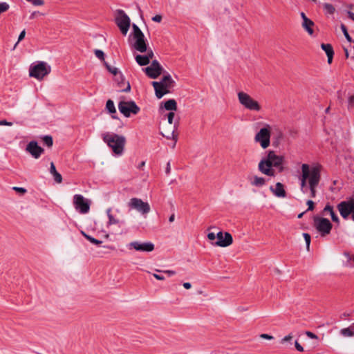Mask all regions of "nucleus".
<instances>
[{"instance_id":"33","label":"nucleus","mask_w":354,"mask_h":354,"mask_svg":"<svg viewBox=\"0 0 354 354\" xmlns=\"http://www.w3.org/2000/svg\"><path fill=\"white\" fill-rule=\"evenodd\" d=\"M104 65L106 67V68L108 70L109 73L113 74L114 76H117L118 74H119L120 71L118 68L111 66L110 64H109L106 62H104Z\"/></svg>"},{"instance_id":"51","label":"nucleus","mask_w":354,"mask_h":354,"mask_svg":"<svg viewBox=\"0 0 354 354\" xmlns=\"http://www.w3.org/2000/svg\"><path fill=\"white\" fill-rule=\"evenodd\" d=\"M152 20L155 22L160 23L162 20V16L157 15L152 17Z\"/></svg>"},{"instance_id":"2","label":"nucleus","mask_w":354,"mask_h":354,"mask_svg":"<svg viewBox=\"0 0 354 354\" xmlns=\"http://www.w3.org/2000/svg\"><path fill=\"white\" fill-rule=\"evenodd\" d=\"M102 138L115 154L121 156L123 153L126 144V138L124 136L106 132L102 134Z\"/></svg>"},{"instance_id":"64","label":"nucleus","mask_w":354,"mask_h":354,"mask_svg":"<svg viewBox=\"0 0 354 354\" xmlns=\"http://www.w3.org/2000/svg\"><path fill=\"white\" fill-rule=\"evenodd\" d=\"M145 161H142V162L139 164V165L138 166V167L139 169H142V167H144V166H145Z\"/></svg>"},{"instance_id":"38","label":"nucleus","mask_w":354,"mask_h":354,"mask_svg":"<svg viewBox=\"0 0 354 354\" xmlns=\"http://www.w3.org/2000/svg\"><path fill=\"white\" fill-rule=\"evenodd\" d=\"M94 53H95V56L98 59H100L101 61H103V62H106L104 60L105 55H104V52L102 50L96 49V50H95Z\"/></svg>"},{"instance_id":"60","label":"nucleus","mask_w":354,"mask_h":354,"mask_svg":"<svg viewBox=\"0 0 354 354\" xmlns=\"http://www.w3.org/2000/svg\"><path fill=\"white\" fill-rule=\"evenodd\" d=\"M170 170H171L170 162H168L167 164V167H166V170H165L166 174H169Z\"/></svg>"},{"instance_id":"37","label":"nucleus","mask_w":354,"mask_h":354,"mask_svg":"<svg viewBox=\"0 0 354 354\" xmlns=\"http://www.w3.org/2000/svg\"><path fill=\"white\" fill-rule=\"evenodd\" d=\"M340 28L346 40L350 43L354 42L353 39L349 35L346 26L344 24H341Z\"/></svg>"},{"instance_id":"63","label":"nucleus","mask_w":354,"mask_h":354,"mask_svg":"<svg viewBox=\"0 0 354 354\" xmlns=\"http://www.w3.org/2000/svg\"><path fill=\"white\" fill-rule=\"evenodd\" d=\"M301 18H302L303 21H304L305 19H308V18L306 17V15H305V13H304V12H301Z\"/></svg>"},{"instance_id":"21","label":"nucleus","mask_w":354,"mask_h":354,"mask_svg":"<svg viewBox=\"0 0 354 354\" xmlns=\"http://www.w3.org/2000/svg\"><path fill=\"white\" fill-rule=\"evenodd\" d=\"M114 80L117 82L118 86L121 88L122 92H129L131 90V86L129 82H126L127 86L122 88V85L125 84V79L123 74L120 71L117 76H115Z\"/></svg>"},{"instance_id":"19","label":"nucleus","mask_w":354,"mask_h":354,"mask_svg":"<svg viewBox=\"0 0 354 354\" xmlns=\"http://www.w3.org/2000/svg\"><path fill=\"white\" fill-rule=\"evenodd\" d=\"M152 85L155 90V94L158 99L162 98L165 95L169 93V88L162 85V83L158 82H152Z\"/></svg>"},{"instance_id":"22","label":"nucleus","mask_w":354,"mask_h":354,"mask_svg":"<svg viewBox=\"0 0 354 354\" xmlns=\"http://www.w3.org/2000/svg\"><path fill=\"white\" fill-rule=\"evenodd\" d=\"M266 179L263 177L254 176L250 178V183L252 186L256 187H262L266 184Z\"/></svg>"},{"instance_id":"43","label":"nucleus","mask_w":354,"mask_h":354,"mask_svg":"<svg viewBox=\"0 0 354 354\" xmlns=\"http://www.w3.org/2000/svg\"><path fill=\"white\" fill-rule=\"evenodd\" d=\"M306 204L308 206L307 211H313L314 209L315 203H314V202L312 200H308L306 202Z\"/></svg>"},{"instance_id":"62","label":"nucleus","mask_w":354,"mask_h":354,"mask_svg":"<svg viewBox=\"0 0 354 354\" xmlns=\"http://www.w3.org/2000/svg\"><path fill=\"white\" fill-rule=\"evenodd\" d=\"M37 14H39V12H33L30 16V19H34L35 17V16L37 15Z\"/></svg>"},{"instance_id":"18","label":"nucleus","mask_w":354,"mask_h":354,"mask_svg":"<svg viewBox=\"0 0 354 354\" xmlns=\"http://www.w3.org/2000/svg\"><path fill=\"white\" fill-rule=\"evenodd\" d=\"M135 39V42L133 44V47L136 50L140 53H145L147 51V44L145 39L144 34H141L137 36L133 37Z\"/></svg>"},{"instance_id":"42","label":"nucleus","mask_w":354,"mask_h":354,"mask_svg":"<svg viewBox=\"0 0 354 354\" xmlns=\"http://www.w3.org/2000/svg\"><path fill=\"white\" fill-rule=\"evenodd\" d=\"M303 236L305 239L307 250H309L310 244V235L308 233H304Z\"/></svg>"},{"instance_id":"52","label":"nucleus","mask_w":354,"mask_h":354,"mask_svg":"<svg viewBox=\"0 0 354 354\" xmlns=\"http://www.w3.org/2000/svg\"><path fill=\"white\" fill-rule=\"evenodd\" d=\"M30 1H32L35 6H41L44 4L43 0H31Z\"/></svg>"},{"instance_id":"61","label":"nucleus","mask_w":354,"mask_h":354,"mask_svg":"<svg viewBox=\"0 0 354 354\" xmlns=\"http://www.w3.org/2000/svg\"><path fill=\"white\" fill-rule=\"evenodd\" d=\"M174 219H175V214H172L169 216V221L170 223H172V222L174 221Z\"/></svg>"},{"instance_id":"20","label":"nucleus","mask_w":354,"mask_h":354,"mask_svg":"<svg viewBox=\"0 0 354 354\" xmlns=\"http://www.w3.org/2000/svg\"><path fill=\"white\" fill-rule=\"evenodd\" d=\"M270 190L277 197L284 198L286 196L284 186L281 183H277L274 187L273 186H270Z\"/></svg>"},{"instance_id":"57","label":"nucleus","mask_w":354,"mask_h":354,"mask_svg":"<svg viewBox=\"0 0 354 354\" xmlns=\"http://www.w3.org/2000/svg\"><path fill=\"white\" fill-rule=\"evenodd\" d=\"M153 276L158 280H160V281H162V280H165V277L162 276V275H160V274H153Z\"/></svg>"},{"instance_id":"13","label":"nucleus","mask_w":354,"mask_h":354,"mask_svg":"<svg viewBox=\"0 0 354 354\" xmlns=\"http://www.w3.org/2000/svg\"><path fill=\"white\" fill-rule=\"evenodd\" d=\"M311 177V168L307 164L301 165V176L300 178V187L301 191L304 194L308 192V182Z\"/></svg>"},{"instance_id":"26","label":"nucleus","mask_w":354,"mask_h":354,"mask_svg":"<svg viewBox=\"0 0 354 354\" xmlns=\"http://www.w3.org/2000/svg\"><path fill=\"white\" fill-rule=\"evenodd\" d=\"M159 83H162L163 86H165V87H167L168 88H171L175 82L172 80L171 75L169 74H167V75H164L162 78L161 81L158 82Z\"/></svg>"},{"instance_id":"16","label":"nucleus","mask_w":354,"mask_h":354,"mask_svg":"<svg viewBox=\"0 0 354 354\" xmlns=\"http://www.w3.org/2000/svg\"><path fill=\"white\" fill-rule=\"evenodd\" d=\"M216 239L217 241L215 243L212 242V243L214 245L223 248L230 245L233 242L232 236L230 233L227 232L224 233L221 231L218 232L216 234Z\"/></svg>"},{"instance_id":"10","label":"nucleus","mask_w":354,"mask_h":354,"mask_svg":"<svg viewBox=\"0 0 354 354\" xmlns=\"http://www.w3.org/2000/svg\"><path fill=\"white\" fill-rule=\"evenodd\" d=\"M314 223L316 229L322 236L330 234L333 225L328 219L316 216L314 218Z\"/></svg>"},{"instance_id":"59","label":"nucleus","mask_w":354,"mask_h":354,"mask_svg":"<svg viewBox=\"0 0 354 354\" xmlns=\"http://www.w3.org/2000/svg\"><path fill=\"white\" fill-rule=\"evenodd\" d=\"M347 14H348V17L352 19L353 21H354V13L351 12V11H348L347 12Z\"/></svg>"},{"instance_id":"35","label":"nucleus","mask_w":354,"mask_h":354,"mask_svg":"<svg viewBox=\"0 0 354 354\" xmlns=\"http://www.w3.org/2000/svg\"><path fill=\"white\" fill-rule=\"evenodd\" d=\"M111 209L109 208L106 210V214L109 218V225H113V224H118L119 223V220L114 218V216L111 214Z\"/></svg>"},{"instance_id":"47","label":"nucleus","mask_w":354,"mask_h":354,"mask_svg":"<svg viewBox=\"0 0 354 354\" xmlns=\"http://www.w3.org/2000/svg\"><path fill=\"white\" fill-rule=\"evenodd\" d=\"M207 238L209 241H214L216 239V234H215L214 232H209L207 234Z\"/></svg>"},{"instance_id":"45","label":"nucleus","mask_w":354,"mask_h":354,"mask_svg":"<svg viewBox=\"0 0 354 354\" xmlns=\"http://www.w3.org/2000/svg\"><path fill=\"white\" fill-rule=\"evenodd\" d=\"M175 116V114L174 112H169L167 115V118H168V122L169 124H172L173 123V120H174V118Z\"/></svg>"},{"instance_id":"28","label":"nucleus","mask_w":354,"mask_h":354,"mask_svg":"<svg viewBox=\"0 0 354 354\" xmlns=\"http://www.w3.org/2000/svg\"><path fill=\"white\" fill-rule=\"evenodd\" d=\"M340 334L344 337L354 336V323L348 328L341 329Z\"/></svg>"},{"instance_id":"58","label":"nucleus","mask_w":354,"mask_h":354,"mask_svg":"<svg viewBox=\"0 0 354 354\" xmlns=\"http://www.w3.org/2000/svg\"><path fill=\"white\" fill-rule=\"evenodd\" d=\"M183 287L186 289H189L191 288L192 287V284L189 282H185L183 284Z\"/></svg>"},{"instance_id":"39","label":"nucleus","mask_w":354,"mask_h":354,"mask_svg":"<svg viewBox=\"0 0 354 354\" xmlns=\"http://www.w3.org/2000/svg\"><path fill=\"white\" fill-rule=\"evenodd\" d=\"M9 4L6 2H0V14L6 12L9 9Z\"/></svg>"},{"instance_id":"24","label":"nucleus","mask_w":354,"mask_h":354,"mask_svg":"<svg viewBox=\"0 0 354 354\" xmlns=\"http://www.w3.org/2000/svg\"><path fill=\"white\" fill-rule=\"evenodd\" d=\"M314 22L309 18L302 21L301 26L306 30V32L312 35L314 32L313 27L314 26Z\"/></svg>"},{"instance_id":"41","label":"nucleus","mask_w":354,"mask_h":354,"mask_svg":"<svg viewBox=\"0 0 354 354\" xmlns=\"http://www.w3.org/2000/svg\"><path fill=\"white\" fill-rule=\"evenodd\" d=\"M354 108V93L348 97V109H352Z\"/></svg>"},{"instance_id":"55","label":"nucleus","mask_w":354,"mask_h":354,"mask_svg":"<svg viewBox=\"0 0 354 354\" xmlns=\"http://www.w3.org/2000/svg\"><path fill=\"white\" fill-rule=\"evenodd\" d=\"M0 125L12 126V123L10 122H8L6 120H0Z\"/></svg>"},{"instance_id":"1","label":"nucleus","mask_w":354,"mask_h":354,"mask_svg":"<svg viewBox=\"0 0 354 354\" xmlns=\"http://www.w3.org/2000/svg\"><path fill=\"white\" fill-rule=\"evenodd\" d=\"M284 157L279 156L274 151H267V156L263 157L258 165L259 171L268 176L274 177L276 175L275 169L282 172L284 169L283 163Z\"/></svg>"},{"instance_id":"53","label":"nucleus","mask_w":354,"mask_h":354,"mask_svg":"<svg viewBox=\"0 0 354 354\" xmlns=\"http://www.w3.org/2000/svg\"><path fill=\"white\" fill-rule=\"evenodd\" d=\"M260 337L263 339H274V337L272 336V335H270L268 334H266V333H263V334H261L260 335Z\"/></svg>"},{"instance_id":"6","label":"nucleus","mask_w":354,"mask_h":354,"mask_svg":"<svg viewBox=\"0 0 354 354\" xmlns=\"http://www.w3.org/2000/svg\"><path fill=\"white\" fill-rule=\"evenodd\" d=\"M321 180V174L319 167H311V177L308 182V191L310 192V197L314 198L317 196V187Z\"/></svg>"},{"instance_id":"3","label":"nucleus","mask_w":354,"mask_h":354,"mask_svg":"<svg viewBox=\"0 0 354 354\" xmlns=\"http://www.w3.org/2000/svg\"><path fill=\"white\" fill-rule=\"evenodd\" d=\"M239 103L246 109L250 111L259 112L261 110L259 103L253 99L249 94L243 91L237 93Z\"/></svg>"},{"instance_id":"8","label":"nucleus","mask_w":354,"mask_h":354,"mask_svg":"<svg viewBox=\"0 0 354 354\" xmlns=\"http://www.w3.org/2000/svg\"><path fill=\"white\" fill-rule=\"evenodd\" d=\"M118 109L125 117H130L131 114L136 115L140 111V107L134 101H121L118 104Z\"/></svg>"},{"instance_id":"17","label":"nucleus","mask_w":354,"mask_h":354,"mask_svg":"<svg viewBox=\"0 0 354 354\" xmlns=\"http://www.w3.org/2000/svg\"><path fill=\"white\" fill-rule=\"evenodd\" d=\"M26 149L36 159L39 158L44 151V149L39 147L36 141H30L27 145Z\"/></svg>"},{"instance_id":"34","label":"nucleus","mask_w":354,"mask_h":354,"mask_svg":"<svg viewBox=\"0 0 354 354\" xmlns=\"http://www.w3.org/2000/svg\"><path fill=\"white\" fill-rule=\"evenodd\" d=\"M44 145H46L48 147H51L53 144V137L49 135L44 136L41 137Z\"/></svg>"},{"instance_id":"31","label":"nucleus","mask_w":354,"mask_h":354,"mask_svg":"<svg viewBox=\"0 0 354 354\" xmlns=\"http://www.w3.org/2000/svg\"><path fill=\"white\" fill-rule=\"evenodd\" d=\"M323 8L326 15H333L335 12V7L329 3H325Z\"/></svg>"},{"instance_id":"5","label":"nucleus","mask_w":354,"mask_h":354,"mask_svg":"<svg viewBox=\"0 0 354 354\" xmlns=\"http://www.w3.org/2000/svg\"><path fill=\"white\" fill-rule=\"evenodd\" d=\"M271 129L269 124H265L255 135L254 141L260 144L262 149H267L270 145Z\"/></svg>"},{"instance_id":"12","label":"nucleus","mask_w":354,"mask_h":354,"mask_svg":"<svg viewBox=\"0 0 354 354\" xmlns=\"http://www.w3.org/2000/svg\"><path fill=\"white\" fill-rule=\"evenodd\" d=\"M73 205L77 211L81 214H86L90 209V203L82 195L75 194L73 196Z\"/></svg>"},{"instance_id":"49","label":"nucleus","mask_w":354,"mask_h":354,"mask_svg":"<svg viewBox=\"0 0 354 354\" xmlns=\"http://www.w3.org/2000/svg\"><path fill=\"white\" fill-rule=\"evenodd\" d=\"M306 335L308 337H310V338H311V339H317V338H318V337H317L315 333H312V332H310V331H306Z\"/></svg>"},{"instance_id":"11","label":"nucleus","mask_w":354,"mask_h":354,"mask_svg":"<svg viewBox=\"0 0 354 354\" xmlns=\"http://www.w3.org/2000/svg\"><path fill=\"white\" fill-rule=\"evenodd\" d=\"M128 206L131 209H136L142 214H146L150 212L149 204L147 202H144L140 198H131L128 203Z\"/></svg>"},{"instance_id":"30","label":"nucleus","mask_w":354,"mask_h":354,"mask_svg":"<svg viewBox=\"0 0 354 354\" xmlns=\"http://www.w3.org/2000/svg\"><path fill=\"white\" fill-rule=\"evenodd\" d=\"M136 61L140 66H146L149 64L148 57L145 55H136Z\"/></svg>"},{"instance_id":"7","label":"nucleus","mask_w":354,"mask_h":354,"mask_svg":"<svg viewBox=\"0 0 354 354\" xmlns=\"http://www.w3.org/2000/svg\"><path fill=\"white\" fill-rule=\"evenodd\" d=\"M337 208L344 219H347L349 215L351 214V218L354 221V198L340 202Z\"/></svg>"},{"instance_id":"56","label":"nucleus","mask_w":354,"mask_h":354,"mask_svg":"<svg viewBox=\"0 0 354 354\" xmlns=\"http://www.w3.org/2000/svg\"><path fill=\"white\" fill-rule=\"evenodd\" d=\"M25 35H26V31H25V30H24L21 32V33L19 35L18 42L21 41L25 37Z\"/></svg>"},{"instance_id":"9","label":"nucleus","mask_w":354,"mask_h":354,"mask_svg":"<svg viewBox=\"0 0 354 354\" xmlns=\"http://www.w3.org/2000/svg\"><path fill=\"white\" fill-rule=\"evenodd\" d=\"M115 23L120 28L121 32L126 35L130 27V18L122 10H117Z\"/></svg>"},{"instance_id":"46","label":"nucleus","mask_w":354,"mask_h":354,"mask_svg":"<svg viewBox=\"0 0 354 354\" xmlns=\"http://www.w3.org/2000/svg\"><path fill=\"white\" fill-rule=\"evenodd\" d=\"M12 189L16 192L21 194H25L27 192L26 189L24 187H14Z\"/></svg>"},{"instance_id":"50","label":"nucleus","mask_w":354,"mask_h":354,"mask_svg":"<svg viewBox=\"0 0 354 354\" xmlns=\"http://www.w3.org/2000/svg\"><path fill=\"white\" fill-rule=\"evenodd\" d=\"M295 348L298 351H300V352H302L304 351V348L303 346L299 344V342L297 341L295 342Z\"/></svg>"},{"instance_id":"27","label":"nucleus","mask_w":354,"mask_h":354,"mask_svg":"<svg viewBox=\"0 0 354 354\" xmlns=\"http://www.w3.org/2000/svg\"><path fill=\"white\" fill-rule=\"evenodd\" d=\"M50 173L53 176L54 180L57 183H62V175L57 171L55 166L53 162L50 163Z\"/></svg>"},{"instance_id":"36","label":"nucleus","mask_w":354,"mask_h":354,"mask_svg":"<svg viewBox=\"0 0 354 354\" xmlns=\"http://www.w3.org/2000/svg\"><path fill=\"white\" fill-rule=\"evenodd\" d=\"M82 235L88 240L91 243H92L93 244H95V245H100L102 241H100L98 239H96L93 237H92L91 236L86 234L85 232H82Z\"/></svg>"},{"instance_id":"44","label":"nucleus","mask_w":354,"mask_h":354,"mask_svg":"<svg viewBox=\"0 0 354 354\" xmlns=\"http://www.w3.org/2000/svg\"><path fill=\"white\" fill-rule=\"evenodd\" d=\"M156 272H162L165 274H167L168 276H173L176 274V272L174 270H163V271H161L160 270H156Z\"/></svg>"},{"instance_id":"4","label":"nucleus","mask_w":354,"mask_h":354,"mask_svg":"<svg viewBox=\"0 0 354 354\" xmlns=\"http://www.w3.org/2000/svg\"><path fill=\"white\" fill-rule=\"evenodd\" d=\"M51 68L46 62H39L36 64H32L29 68V75L39 80H42L50 73Z\"/></svg>"},{"instance_id":"14","label":"nucleus","mask_w":354,"mask_h":354,"mask_svg":"<svg viewBox=\"0 0 354 354\" xmlns=\"http://www.w3.org/2000/svg\"><path fill=\"white\" fill-rule=\"evenodd\" d=\"M147 75L152 79H156L159 77L163 71V68L157 60H153L149 66L144 69Z\"/></svg>"},{"instance_id":"32","label":"nucleus","mask_w":354,"mask_h":354,"mask_svg":"<svg viewBox=\"0 0 354 354\" xmlns=\"http://www.w3.org/2000/svg\"><path fill=\"white\" fill-rule=\"evenodd\" d=\"M106 109L110 113L115 114L116 113V109L115 107L113 101L111 100H108L106 104Z\"/></svg>"},{"instance_id":"23","label":"nucleus","mask_w":354,"mask_h":354,"mask_svg":"<svg viewBox=\"0 0 354 354\" xmlns=\"http://www.w3.org/2000/svg\"><path fill=\"white\" fill-rule=\"evenodd\" d=\"M321 48L323 50L325 51L327 55L328 63L331 64L334 55L333 46L329 44H322Z\"/></svg>"},{"instance_id":"25","label":"nucleus","mask_w":354,"mask_h":354,"mask_svg":"<svg viewBox=\"0 0 354 354\" xmlns=\"http://www.w3.org/2000/svg\"><path fill=\"white\" fill-rule=\"evenodd\" d=\"M324 212H328L330 214V215L331 216V219L333 222H335L337 223H339V219L338 216H337V214H335V212H334L333 206H331L328 204L326 205L325 206V207L324 208Z\"/></svg>"},{"instance_id":"48","label":"nucleus","mask_w":354,"mask_h":354,"mask_svg":"<svg viewBox=\"0 0 354 354\" xmlns=\"http://www.w3.org/2000/svg\"><path fill=\"white\" fill-rule=\"evenodd\" d=\"M292 339V335L289 334L286 336H285L282 339H281V343L283 344L285 343L286 342H289L290 341L291 339Z\"/></svg>"},{"instance_id":"40","label":"nucleus","mask_w":354,"mask_h":354,"mask_svg":"<svg viewBox=\"0 0 354 354\" xmlns=\"http://www.w3.org/2000/svg\"><path fill=\"white\" fill-rule=\"evenodd\" d=\"M133 37L142 34L143 32L140 28L135 24L132 25Z\"/></svg>"},{"instance_id":"29","label":"nucleus","mask_w":354,"mask_h":354,"mask_svg":"<svg viewBox=\"0 0 354 354\" xmlns=\"http://www.w3.org/2000/svg\"><path fill=\"white\" fill-rule=\"evenodd\" d=\"M164 108L167 111H176L177 104L175 100L171 99L164 103Z\"/></svg>"},{"instance_id":"54","label":"nucleus","mask_w":354,"mask_h":354,"mask_svg":"<svg viewBox=\"0 0 354 354\" xmlns=\"http://www.w3.org/2000/svg\"><path fill=\"white\" fill-rule=\"evenodd\" d=\"M147 54L145 55V56H147L148 57V59L149 61L150 62V59L153 57V53L152 51V50L149 49V50H147Z\"/></svg>"},{"instance_id":"15","label":"nucleus","mask_w":354,"mask_h":354,"mask_svg":"<svg viewBox=\"0 0 354 354\" xmlns=\"http://www.w3.org/2000/svg\"><path fill=\"white\" fill-rule=\"evenodd\" d=\"M129 250L134 249L136 251L150 252L154 250V244L151 242L133 241L128 245Z\"/></svg>"}]
</instances>
